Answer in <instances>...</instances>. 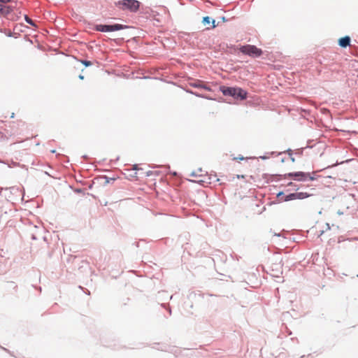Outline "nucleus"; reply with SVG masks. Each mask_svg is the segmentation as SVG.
<instances>
[{"label": "nucleus", "mask_w": 358, "mask_h": 358, "mask_svg": "<svg viewBox=\"0 0 358 358\" xmlns=\"http://www.w3.org/2000/svg\"><path fill=\"white\" fill-rule=\"evenodd\" d=\"M309 176L308 172L303 171H296V172H289L288 173H285L283 175L281 174H267L265 173L263 175V178L267 180L268 182H273V181H280L283 178H291L294 180L305 182L308 180V178Z\"/></svg>", "instance_id": "obj_1"}, {"label": "nucleus", "mask_w": 358, "mask_h": 358, "mask_svg": "<svg viewBox=\"0 0 358 358\" xmlns=\"http://www.w3.org/2000/svg\"><path fill=\"white\" fill-rule=\"evenodd\" d=\"M220 92L224 96L233 97L234 99L245 100L248 98V92L239 87L220 86Z\"/></svg>", "instance_id": "obj_2"}, {"label": "nucleus", "mask_w": 358, "mask_h": 358, "mask_svg": "<svg viewBox=\"0 0 358 358\" xmlns=\"http://www.w3.org/2000/svg\"><path fill=\"white\" fill-rule=\"evenodd\" d=\"M131 27L126 24L117 23L114 24H94L93 29L100 32H112L123 29H130Z\"/></svg>", "instance_id": "obj_3"}, {"label": "nucleus", "mask_w": 358, "mask_h": 358, "mask_svg": "<svg viewBox=\"0 0 358 358\" xmlns=\"http://www.w3.org/2000/svg\"><path fill=\"white\" fill-rule=\"evenodd\" d=\"M115 4L122 10L136 13L139 10L141 2L138 0H120L115 2Z\"/></svg>", "instance_id": "obj_4"}, {"label": "nucleus", "mask_w": 358, "mask_h": 358, "mask_svg": "<svg viewBox=\"0 0 358 358\" xmlns=\"http://www.w3.org/2000/svg\"><path fill=\"white\" fill-rule=\"evenodd\" d=\"M239 50L243 55H248L253 58L260 57L263 54V51L254 45L248 44L241 45Z\"/></svg>", "instance_id": "obj_5"}, {"label": "nucleus", "mask_w": 358, "mask_h": 358, "mask_svg": "<svg viewBox=\"0 0 358 358\" xmlns=\"http://www.w3.org/2000/svg\"><path fill=\"white\" fill-rule=\"evenodd\" d=\"M189 85L194 88L203 89L208 92L212 91L211 87L204 84L201 80H194L193 82L189 83Z\"/></svg>", "instance_id": "obj_6"}, {"label": "nucleus", "mask_w": 358, "mask_h": 358, "mask_svg": "<svg viewBox=\"0 0 358 358\" xmlns=\"http://www.w3.org/2000/svg\"><path fill=\"white\" fill-rule=\"evenodd\" d=\"M351 38L349 36L341 37L338 41V44L341 48H346L350 45Z\"/></svg>", "instance_id": "obj_7"}, {"label": "nucleus", "mask_w": 358, "mask_h": 358, "mask_svg": "<svg viewBox=\"0 0 358 358\" xmlns=\"http://www.w3.org/2000/svg\"><path fill=\"white\" fill-rule=\"evenodd\" d=\"M13 12V8L10 6H4L0 3V15L9 17Z\"/></svg>", "instance_id": "obj_8"}, {"label": "nucleus", "mask_w": 358, "mask_h": 358, "mask_svg": "<svg viewBox=\"0 0 358 358\" xmlns=\"http://www.w3.org/2000/svg\"><path fill=\"white\" fill-rule=\"evenodd\" d=\"M202 23L204 25H209L212 24L211 29L216 27L215 20L210 17L209 16H204L202 19Z\"/></svg>", "instance_id": "obj_9"}, {"label": "nucleus", "mask_w": 358, "mask_h": 358, "mask_svg": "<svg viewBox=\"0 0 358 358\" xmlns=\"http://www.w3.org/2000/svg\"><path fill=\"white\" fill-rule=\"evenodd\" d=\"M311 196L310 194L309 193H307V192H295V199H306V198H308Z\"/></svg>", "instance_id": "obj_10"}, {"label": "nucleus", "mask_w": 358, "mask_h": 358, "mask_svg": "<svg viewBox=\"0 0 358 358\" xmlns=\"http://www.w3.org/2000/svg\"><path fill=\"white\" fill-rule=\"evenodd\" d=\"M295 192L294 193H290L289 194H287L285 195L284 197H283V199H281V201H292V200H295Z\"/></svg>", "instance_id": "obj_11"}, {"label": "nucleus", "mask_w": 358, "mask_h": 358, "mask_svg": "<svg viewBox=\"0 0 358 358\" xmlns=\"http://www.w3.org/2000/svg\"><path fill=\"white\" fill-rule=\"evenodd\" d=\"M287 187H291L292 189L294 190H298L299 189V187L298 185H296L295 183L292 182H289L286 185Z\"/></svg>", "instance_id": "obj_12"}, {"label": "nucleus", "mask_w": 358, "mask_h": 358, "mask_svg": "<svg viewBox=\"0 0 358 358\" xmlns=\"http://www.w3.org/2000/svg\"><path fill=\"white\" fill-rule=\"evenodd\" d=\"M24 17L27 23L31 26H36L34 22L31 18H29L27 15H24Z\"/></svg>", "instance_id": "obj_13"}, {"label": "nucleus", "mask_w": 358, "mask_h": 358, "mask_svg": "<svg viewBox=\"0 0 358 358\" xmlns=\"http://www.w3.org/2000/svg\"><path fill=\"white\" fill-rule=\"evenodd\" d=\"M194 95L197 96V97H201V98L208 99V100L212 99L210 96H208L207 95L199 94V93L196 92H194Z\"/></svg>", "instance_id": "obj_14"}, {"label": "nucleus", "mask_w": 358, "mask_h": 358, "mask_svg": "<svg viewBox=\"0 0 358 358\" xmlns=\"http://www.w3.org/2000/svg\"><path fill=\"white\" fill-rule=\"evenodd\" d=\"M101 178L106 180L104 185H107V184H108L110 181H114V180H115V178H109V177H108V176H103Z\"/></svg>", "instance_id": "obj_15"}, {"label": "nucleus", "mask_w": 358, "mask_h": 358, "mask_svg": "<svg viewBox=\"0 0 358 358\" xmlns=\"http://www.w3.org/2000/svg\"><path fill=\"white\" fill-rule=\"evenodd\" d=\"M80 62L86 67L90 66L92 64V62L85 59L81 60Z\"/></svg>", "instance_id": "obj_16"}, {"label": "nucleus", "mask_w": 358, "mask_h": 358, "mask_svg": "<svg viewBox=\"0 0 358 358\" xmlns=\"http://www.w3.org/2000/svg\"><path fill=\"white\" fill-rule=\"evenodd\" d=\"M276 196L280 200V201H281V199H283V197L285 196L284 192H282V191L279 192L277 194Z\"/></svg>", "instance_id": "obj_17"}, {"label": "nucleus", "mask_w": 358, "mask_h": 358, "mask_svg": "<svg viewBox=\"0 0 358 358\" xmlns=\"http://www.w3.org/2000/svg\"><path fill=\"white\" fill-rule=\"evenodd\" d=\"M282 153H284V152L279 153V155H280ZM285 153H287L289 157H292V155H293V154H294V152L292 149L288 148L286 151H285Z\"/></svg>", "instance_id": "obj_18"}, {"label": "nucleus", "mask_w": 358, "mask_h": 358, "mask_svg": "<svg viewBox=\"0 0 358 358\" xmlns=\"http://www.w3.org/2000/svg\"><path fill=\"white\" fill-rule=\"evenodd\" d=\"M161 306H162L163 308H167V310H168V311H169V315H171V308H170L169 306H167V305H166V303H162V304H161Z\"/></svg>", "instance_id": "obj_19"}, {"label": "nucleus", "mask_w": 358, "mask_h": 358, "mask_svg": "<svg viewBox=\"0 0 358 358\" xmlns=\"http://www.w3.org/2000/svg\"><path fill=\"white\" fill-rule=\"evenodd\" d=\"M303 152V148H301L295 152L296 155H302Z\"/></svg>", "instance_id": "obj_20"}, {"label": "nucleus", "mask_w": 358, "mask_h": 358, "mask_svg": "<svg viewBox=\"0 0 358 358\" xmlns=\"http://www.w3.org/2000/svg\"><path fill=\"white\" fill-rule=\"evenodd\" d=\"M285 331L289 336L292 334V331H290L287 326H285Z\"/></svg>", "instance_id": "obj_21"}, {"label": "nucleus", "mask_w": 358, "mask_h": 358, "mask_svg": "<svg viewBox=\"0 0 358 358\" xmlns=\"http://www.w3.org/2000/svg\"><path fill=\"white\" fill-rule=\"evenodd\" d=\"M10 19L16 20L19 18V16L17 15H11L10 17H9Z\"/></svg>", "instance_id": "obj_22"}, {"label": "nucleus", "mask_w": 358, "mask_h": 358, "mask_svg": "<svg viewBox=\"0 0 358 358\" xmlns=\"http://www.w3.org/2000/svg\"><path fill=\"white\" fill-rule=\"evenodd\" d=\"M10 283L12 285H13V289H14L15 292H17V285H15L14 282H10Z\"/></svg>", "instance_id": "obj_23"}, {"label": "nucleus", "mask_w": 358, "mask_h": 358, "mask_svg": "<svg viewBox=\"0 0 358 358\" xmlns=\"http://www.w3.org/2000/svg\"><path fill=\"white\" fill-rule=\"evenodd\" d=\"M315 179H316L315 177H314L313 176H310V173H309V176L308 178V180H309L313 181V180H315Z\"/></svg>", "instance_id": "obj_24"}, {"label": "nucleus", "mask_w": 358, "mask_h": 358, "mask_svg": "<svg viewBox=\"0 0 358 358\" xmlns=\"http://www.w3.org/2000/svg\"><path fill=\"white\" fill-rule=\"evenodd\" d=\"M10 1H11V0H0V3H7Z\"/></svg>", "instance_id": "obj_25"}, {"label": "nucleus", "mask_w": 358, "mask_h": 358, "mask_svg": "<svg viewBox=\"0 0 358 358\" xmlns=\"http://www.w3.org/2000/svg\"><path fill=\"white\" fill-rule=\"evenodd\" d=\"M234 159L235 160H243L244 157L241 155H240L238 157H235Z\"/></svg>", "instance_id": "obj_26"}, {"label": "nucleus", "mask_w": 358, "mask_h": 358, "mask_svg": "<svg viewBox=\"0 0 358 358\" xmlns=\"http://www.w3.org/2000/svg\"><path fill=\"white\" fill-rule=\"evenodd\" d=\"M75 192L76 193H82L83 192V190L82 189H76Z\"/></svg>", "instance_id": "obj_27"}, {"label": "nucleus", "mask_w": 358, "mask_h": 358, "mask_svg": "<svg viewBox=\"0 0 358 358\" xmlns=\"http://www.w3.org/2000/svg\"><path fill=\"white\" fill-rule=\"evenodd\" d=\"M0 348H1V349H3V350H5L6 352H7L8 353H9L10 355H11V352H10V350H8V349H6V348H3V347H1V346H0Z\"/></svg>", "instance_id": "obj_28"}, {"label": "nucleus", "mask_w": 358, "mask_h": 358, "mask_svg": "<svg viewBox=\"0 0 358 358\" xmlns=\"http://www.w3.org/2000/svg\"><path fill=\"white\" fill-rule=\"evenodd\" d=\"M4 138H6V136L0 131V139H3Z\"/></svg>", "instance_id": "obj_29"}, {"label": "nucleus", "mask_w": 358, "mask_h": 358, "mask_svg": "<svg viewBox=\"0 0 358 358\" xmlns=\"http://www.w3.org/2000/svg\"><path fill=\"white\" fill-rule=\"evenodd\" d=\"M152 171H149L146 173L147 176H152Z\"/></svg>", "instance_id": "obj_30"}, {"label": "nucleus", "mask_w": 358, "mask_h": 358, "mask_svg": "<svg viewBox=\"0 0 358 358\" xmlns=\"http://www.w3.org/2000/svg\"><path fill=\"white\" fill-rule=\"evenodd\" d=\"M186 92H187V93H189V94H194V92H193V91H192V90H186Z\"/></svg>", "instance_id": "obj_31"}, {"label": "nucleus", "mask_w": 358, "mask_h": 358, "mask_svg": "<svg viewBox=\"0 0 358 358\" xmlns=\"http://www.w3.org/2000/svg\"><path fill=\"white\" fill-rule=\"evenodd\" d=\"M290 157V159L292 162H295V158L292 155V157Z\"/></svg>", "instance_id": "obj_32"}, {"label": "nucleus", "mask_w": 358, "mask_h": 358, "mask_svg": "<svg viewBox=\"0 0 358 358\" xmlns=\"http://www.w3.org/2000/svg\"><path fill=\"white\" fill-rule=\"evenodd\" d=\"M133 169L134 170H138V165L137 164H134Z\"/></svg>", "instance_id": "obj_33"}, {"label": "nucleus", "mask_w": 358, "mask_h": 358, "mask_svg": "<svg viewBox=\"0 0 358 358\" xmlns=\"http://www.w3.org/2000/svg\"><path fill=\"white\" fill-rule=\"evenodd\" d=\"M78 78L80 80H83L84 79V76L82 74L79 75Z\"/></svg>", "instance_id": "obj_34"}, {"label": "nucleus", "mask_w": 358, "mask_h": 358, "mask_svg": "<svg viewBox=\"0 0 358 358\" xmlns=\"http://www.w3.org/2000/svg\"><path fill=\"white\" fill-rule=\"evenodd\" d=\"M7 36H8V37H11V36H13V34H12V32H10H10L7 34Z\"/></svg>", "instance_id": "obj_35"}, {"label": "nucleus", "mask_w": 358, "mask_h": 358, "mask_svg": "<svg viewBox=\"0 0 358 358\" xmlns=\"http://www.w3.org/2000/svg\"><path fill=\"white\" fill-rule=\"evenodd\" d=\"M259 158L262 159H267L268 157H266V156H260Z\"/></svg>", "instance_id": "obj_36"}, {"label": "nucleus", "mask_w": 358, "mask_h": 358, "mask_svg": "<svg viewBox=\"0 0 358 358\" xmlns=\"http://www.w3.org/2000/svg\"><path fill=\"white\" fill-rule=\"evenodd\" d=\"M342 163H343V162L339 163V162H336L335 164L332 165V166H337V165L341 164H342Z\"/></svg>", "instance_id": "obj_37"}, {"label": "nucleus", "mask_w": 358, "mask_h": 358, "mask_svg": "<svg viewBox=\"0 0 358 358\" xmlns=\"http://www.w3.org/2000/svg\"><path fill=\"white\" fill-rule=\"evenodd\" d=\"M82 157L85 159H87L88 158V157L87 155H83Z\"/></svg>", "instance_id": "obj_38"}, {"label": "nucleus", "mask_w": 358, "mask_h": 358, "mask_svg": "<svg viewBox=\"0 0 358 358\" xmlns=\"http://www.w3.org/2000/svg\"><path fill=\"white\" fill-rule=\"evenodd\" d=\"M222 20L224 21V22H226L227 20L225 18V17H222Z\"/></svg>", "instance_id": "obj_39"}, {"label": "nucleus", "mask_w": 358, "mask_h": 358, "mask_svg": "<svg viewBox=\"0 0 358 358\" xmlns=\"http://www.w3.org/2000/svg\"><path fill=\"white\" fill-rule=\"evenodd\" d=\"M14 117H15V113H13L11 114V115H10V118H13Z\"/></svg>", "instance_id": "obj_40"}, {"label": "nucleus", "mask_w": 358, "mask_h": 358, "mask_svg": "<svg viewBox=\"0 0 358 358\" xmlns=\"http://www.w3.org/2000/svg\"><path fill=\"white\" fill-rule=\"evenodd\" d=\"M327 229H330L329 224L327 223Z\"/></svg>", "instance_id": "obj_41"}, {"label": "nucleus", "mask_w": 358, "mask_h": 358, "mask_svg": "<svg viewBox=\"0 0 358 358\" xmlns=\"http://www.w3.org/2000/svg\"><path fill=\"white\" fill-rule=\"evenodd\" d=\"M50 152H51L52 153H55V152H56V150H50Z\"/></svg>", "instance_id": "obj_42"}, {"label": "nucleus", "mask_w": 358, "mask_h": 358, "mask_svg": "<svg viewBox=\"0 0 358 358\" xmlns=\"http://www.w3.org/2000/svg\"><path fill=\"white\" fill-rule=\"evenodd\" d=\"M165 167H166V169H170V166H169V165H166V166H165Z\"/></svg>", "instance_id": "obj_43"}, {"label": "nucleus", "mask_w": 358, "mask_h": 358, "mask_svg": "<svg viewBox=\"0 0 358 358\" xmlns=\"http://www.w3.org/2000/svg\"><path fill=\"white\" fill-rule=\"evenodd\" d=\"M338 214H339V215H342V214H343V213H342V212H341V211H338Z\"/></svg>", "instance_id": "obj_44"}, {"label": "nucleus", "mask_w": 358, "mask_h": 358, "mask_svg": "<svg viewBox=\"0 0 358 358\" xmlns=\"http://www.w3.org/2000/svg\"><path fill=\"white\" fill-rule=\"evenodd\" d=\"M135 244H136V247H138V242H136Z\"/></svg>", "instance_id": "obj_45"}, {"label": "nucleus", "mask_w": 358, "mask_h": 358, "mask_svg": "<svg viewBox=\"0 0 358 358\" xmlns=\"http://www.w3.org/2000/svg\"><path fill=\"white\" fill-rule=\"evenodd\" d=\"M152 169H155V167H158V166H151Z\"/></svg>", "instance_id": "obj_46"}, {"label": "nucleus", "mask_w": 358, "mask_h": 358, "mask_svg": "<svg viewBox=\"0 0 358 358\" xmlns=\"http://www.w3.org/2000/svg\"><path fill=\"white\" fill-rule=\"evenodd\" d=\"M306 148H312V146H310V145H308L306 146Z\"/></svg>", "instance_id": "obj_47"}, {"label": "nucleus", "mask_w": 358, "mask_h": 358, "mask_svg": "<svg viewBox=\"0 0 358 358\" xmlns=\"http://www.w3.org/2000/svg\"><path fill=\"white\" fill-rule=\"evenodd\" d=\"M191 176H195L194 173L193 172V173L191 174Z\"/></svg>", "instance_id": "obj_48"}, {"label": "nucleus", "mask_w": 358, "mask_h": 358, "mask_svg": "<svg viewBox=\"0 0 358 358\" xmlns=\"http://www.w3.org/2000/svg\"><path fill=\"white\" fill-rule=\"evenodd\" d=\"M324 233V231H321L320 235H322Z\"/></svg>", "instance_id": "obj_49"}, {"label": "nucleus", "mask_w": 358, "mask_h": 358, "mask_svg": "<svg viewBox=\"0 0 358 358\" xmlns=\"http://www.w3.org/2000/svg\"><path fill=\"white\" fill-rule=\"evenodd\" d=\"M32 238H33V239H36V237L33 235V236H32Z\"/></svg>", "instance_id": "obj_50"}, {"label": "nucleus", "mask_w": 358, "mask_h": 358, "mask_svg": "<svg viewBox=\"0 0 358 358\" xmlns=\"http://www.w3.org/2000/svg\"><path fill=\"white\" fill-rule=\"evenodd\" d=\"M275 236H280V234H275Z\"/></svg>", "instance_id": "obj_51"}, {"label": "nucleus", "mask_w": 358, "mask_h": 358, "mask_svg": "<svg viewBox=\"0 0 358 358\" xmlns=\"http://www.w3.org/2000/svg\"><path fill=\"white\" fill-rule=\"evenodd\" d=\"M281 162H285V159H282Z\"/></svg>", "instance_id": "obj_52"}, {"label": "nucleus", "mask_w": 358, "mask_h": 358, "mask_svg": "<svg viewBox=\"0 0 358 358\" xmlns=\"http://www.w3.org/2000/svg\"><path fill=\"white\" fill-rule=\"evenodd\" d=\"M92 187V185H90L89 188L91 189Z\"/></svg>", "instance_id": "obj_53"}, {"label": "nucleus", "mask_w": 358, "mask_h": 358, "mask_svg": "<svg viewBox=\"0 0 358 358\" xmlns=\"http://www.w3.org/2000/svg\"><path fill=\"white\" fill-rule=\"evenodd\" d=\"M294 339L297 340V338H292V340H294Z\"/></svg>", "instance_id": "obj_54"}, {"label": "nucleus", "mask_w": 358, "mask_h": 358, "mask_svg": "<svg viewBox=\"0 0 358 358\" xmlns=\"http://www.w3.org/2000/svg\"><path fill=\"white\" fill-rule=\"evenodd\" d=\"M355 239L358 241V237L355 238Z\"/></svg>", "instance_id": "obj_55"}]
</instances>
